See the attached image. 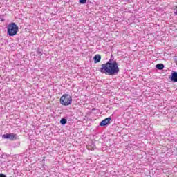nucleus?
<instances>
[{
    "label": "nucleus",
    "mask_w": 177,
    "mask_h": 177,
    "mask_svg": "<svg viewBox=\"0 0 177 177\" xmlns=\"http://www.w3.org/2000/svg\"><path fill=\"white\" fill-rule=\"evenodd\" d=\"M100 71L106 75H117L120 73V68L117 62L109 61L106 64H102Z\"/></svg>",
    "instance_id": "f257e3e1"
},
{
    "label": "nucleus",
    "mask_w": 177,
    "mask_h": 177,
    "mask_svg": "<svg viewBox=\"0 0 177 177\" xmlns=\"http://www.w3.org/2000/svg\"><path fill=\"white\" fill-rule=\"evenodd\" d=\"M19 32V26L16 23H10L7 28V33L9 37H15Z\"/></svg>",
    "instance_id": "f03ea898"
},
{
    "label": "nucleus",
    "mask_w": 177,
    "mask_h": 177,
    "mask_svg": "<svg viewBox=\"0 0 177 177\" xmlns=\"http://www.w3.org/2000/svg\"><path fill=\"white\" fill-rule=\"evenodd\" d=\"M59 103L62 106H70L73 103V97L68 94H64L59 99Z\"/></svg>",
    "instance_id": "7ed1b4c3"
},
{
    "label": "nucleus",
    "mask_w": 177,
    "mask_h": 177,
    "mask_svg": "<svg viewBox=\"0 0 177 177\" xmlns=\"http://www.w3.org/2000/svg\"><path fill=\"white\" fill-rule=\"evenodd\" d=\"M2 139H10L11 140H16L17 139V134L6 133L2 136Z\"/></svg>",
    "instance_id": "20e7f679"
},
{
    "label": "nucleus",
    "mask_w": 177,
    "mask_h": 177,
    "mask_svg": "<svg viewBox=\"0 0 177 177\" xmlns=\"http://www.w3.org/2000/svg\"><path fill=\"white\" fill-rule=\"evenodd\" d=\"M110 121H111V118H107L100 123V126L105 127V125H108V124H110Z\"/></svg>",
    "instance_id": "39448f33"
},
{
    "label": "nucleus",
    "mask_w": 177,
    "mask_h": 177,
    "mask_svg": "<svg viewBox=\"0 0 177 177\" xmlns=\"http://www.w3.org/2000/svg\"><path fill=\"white\" fill-rule=\"evenodd\" d=\"M94 63H99L100 60H102V56L100 55L97 54L93 57Z\"/></svg>",
    "instance_id": "423d86ee"
},
{
    "label": "nucleus",
    "mask_w": 177,
    "mask_h": 177,
    "mask_svg": "<svg viewBox=\"0 0 177 177\" xmlns=\"http://www.w3.org/2000/svg\"><path fill=\"white\" fill-rule=\"evenodd\" d=\"M86 147L88 149V150H95V149H96V145H95V144L93 143V142H92L91 144H88V145H86Z\"/></svg>",
    "instance_id": "0eeeda50"
},
{
    "label": "nucleus",
    "mask_w": 177,
    "mask_h": 177,
    "mask_svg": "<svg viewBox=\"0 0 177 177\" xmlns=\"http://www.w3.org/2000/svg\"><path fill=\"white\" fill-rule=\"evenodd\" d=\"M171 80L174 82H177V72H174L173 73H171Z\"/></svg>",
    "instance_id": "6e6552de"
},
{
    "label": "nucleus",
    "mask_w": 177,
    "mask_h": 177,
    "mask_svg": "<svg viewBox=\"0 0 177 177\" xmlns=\"http://www.w3.org/2000/svg\"><path fill=\"white\" fill-rule=\"evenodd\" d=\"M156 68H158V70H163L164 69V64H158L156 65Z\"/></svg>",
    "instance_id": "1a4fd4ad"
},
{
    "label": "nucleus",
    "mask_w": 177,
    "mask_h": 177,
    "mask_svg": "<svg viewBox=\"0 0 177 177\" xmlns=\"http://www.w3.org/2000/svg\"><path fill=\"white\" fill-rule=\"evenodd\" d=\"M60 124H62V125H65V124H67V120L64 118L61 119Z\"/></svg>",
    "instance_id": "9d476101"
},
{
    "label": "nucleus",
    "mask_w": 177,
    "mask_h": 177,
    "mask_svg": "<svg viewBox=\"0 0 177 177\" xmlns=\"http://www.w3.org/2000/svg\"><path fill=\"white\" fill-rule=\"evenodd\" d=\"M86 1L87 0H79L80 3H81L82 5H85V3H86Z\"/></svg>",
    "instance_id": "9b49d317"
},
{
    "label": "nucleus",
    "mask_w": 177,
    "mask_h": 177,
    "mask_svg": "<svg viewBox=\"0 0 177 177\" xmlns=\"http://www.w3.org/2000/svg\"><path fill=\"white\" fill-rule=\"evenodd\" d=\"M174 13L176 16H177V6H176L174 8Z\"/></svg>",
    "instance_id": "f8f14e48"
},
{
    "label": "nucleus",
    "mask_w": 177,
    "mask_h": 177,
    "mask_svg": "<svg viewBox=\"0 0 177 177\" xmlns=\"http://www.w3.org/2000/svg\"><path fill=\"white\" fill-rule=\"evenodd\" d=\"M0 177H6V175H5V174L1 173V174H0Z\"/></svg>",
    "instance_id": "ddd939ff"
}]
</instances>
